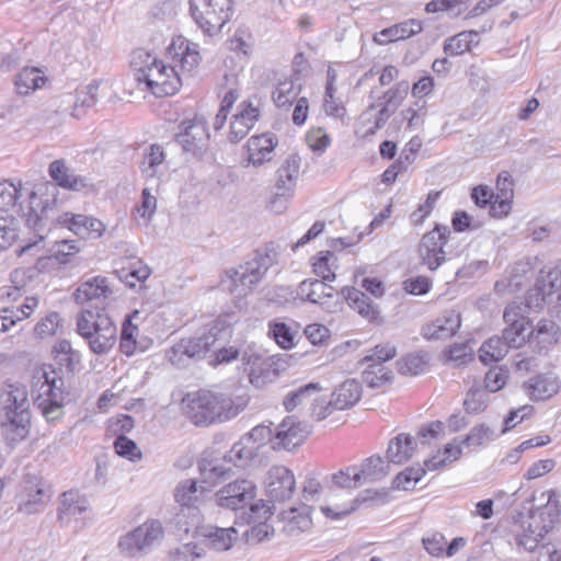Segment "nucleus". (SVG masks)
Masks as SVG:
<instances>
[{"mask_svg":"<svg viewBox=\"0 0 561 561\" xmlns=\"http://www.w3.org/2000/svg\"><path fill=\"white\" fill-rule=\"evenodd\" d=\"M247 404L248 399L244 397L233 398L226 393L199 390L186 394L183 412L193 424L204 426L237 416Z\"/></svg>","mask_w":561,"mask_h":561,"instance_id":"nucleus-1","label":"nucleus"},{"mask_svg":"<svg viewBox=\"0 0 561 561\" xmlns=\"http://www.w3.org/2000/svg\"><path fill=\"white\" fill-rule=\"evenodd\" d=\"M131 66L138 87L154 96L173 95L181 87V78L175 68L165 65L156 55L144 48L134 50Z\"/></svg>","mask_w":561,"mask_h":561,"instance_id":"nucleus-2","label":"nucleus"},{"mask_svg":"<svg viewBox=\"0 0 561 561\" xmlns=\"http://www.w3.org/2000/svg\"><path fill=\"white\" fill-rule=\"evenodd\" d=\"M4 420L1 428L12 443L23 440L28 434L31 413L28 392L21 382L5 381L0 392Z\"/></svg>","mask_w":561,"mask_h":561,"instance_id":"nucleus-3","label":"nucleus"},{"mask_svg":"<svg viewBox=\"0 0 561 561\" xmlns=\"http://www.w3.org/2000/svg\"><path fill=\"white\" fill-rule=\"evenodd\" d=\"M256 484L250 479H236L220 488L215 496L218 506L231 511L250 508L248 522L266 520L272 512L263 500L255 501Z\"/></svg>","mask_w":561,"mask_h":561,"instance_id":"nucleus-4","label":"nucleus"},{"mask_svg":"<svg viewBox=\"0 0 561 561\" xmlns=\"http://www.w3.org/2000/svg\"><path fill=\"white\" fill-rule=\"evenodd\" d=\"M77 332L94 354L108 353L117 341V328L104 309H84L77 318Z\"/></svg>","mask_w":561,"mask_h":561,"instance_id":"nucleus-5","label":"nucleus"},{"mask_svg":"<svg viewBox=\"0 0 561 561\" xmlns=\"http://www.w3.org/2000/svg\"><path fill=\"white\" fill-rule=\"evenodd\" d=\"M62 378L54 369H37L33 375V403L48 421L57 420L62 413Z\"/></svg>","mask_w":561,"mask_h":561,"instance_id":"nucleus-6","label":"nucleus"},{"mask_svg":"<svg viewBox=\"0 0 561 561\" xmlns=\"http://www.w3.org/2000/svg\"><path fill=\"white\" fill-rule=\"evenodd\" d=\"M409 89V82L401 81L377 99L374 98V90L370 91L369 99L373 100V102L362 113L360 117L363 122L369 123L374 116V125L365 131V136H371L385 126L389 117L398 110L405 99Z\"/></svg>","mask_w":561,"mask_h":561,"instance_id":"nucleus-7","label":"nucleus"},{"mask_svg":"<svg viewBox=\"0 0 561 561\" xmlns=\"http://www.w3.org/2000/svg\"><path fill=\"white\" fill-rule=\"evenodd\" d=\"M196 25L208 35L218 33L232 15L233 0H190Z\"/></svg>","mask_w":561,"mask_h":561,"instance_id":"nucleus-8","label":"nucleus"},{"mask_svg":"<svg viewBox=\"0 0 561 561\" xmlns=\"http://www.w3.org/2000/svg\"><path fill=\"white\" fill-rule=\"evenodd\" d=\"M236 322H238L237 314L227 312L218 316L201 335L185 337V343L188 344L191 350L192 359L199 360L204 358L217 342L225 341L230 335L231 325Z\"/></svg>","mask_w":561,"mask_h":561,"instance_id":"nucleus-9","label":"nucleus"},{"mask_svg":"<svg viewBox=\"0 0 561 561\" xmlns=\"http://www.w3.org/2000/svg\"><path fill=\"white\" fill-rule=\"evenodd\" d=\"M174 140L182 150L196 159H203L209 149V133L204 118L195 116L179 125Z\"/></svg>","mask_w":561,"mask_h":561,"instance_id":"nucleus-10","label":"nucleus"},{"mask_svg":"<svg viewBox=\"0 0 561 561\" xmlns=\"http://www.w3.org/2000/svg\"><path fill=\"white\" fill-rule=\"evenodd\" d=\"M58 202L56 195V185L53 183H42L36 185L35 190L27 193V202L19 203V213L25 219L30 228L37 229L44 213Z\"/></svg>","mask_w":561,"mask_h":561,"instance_id":"nucleus-11","label":"nucleus"},{"mask_svg":"<svg viewBox=\"0 0 561 561\" xmlns=\"http://www.w3.org/2000/svg\"><path fill=\"white\" fill-rule=\"evenodd\" d=\"M162 538V524L157 519H151L121 537L118 548L126 557H136L150 550Z\"/></svg>","mask_w":561,"mask_h":561,"instance_id":"nucleus-12","label":"nucleus"},{"mask_svg":"<svg viewBox=\"0 0 561 561\" xmlns=\"http://www.w3.org/2000/svg\"><path fill=\"white\" fill-rule=\"evenodd\" d=\"M277 262V252L275 248H259L254 251V256L245 262L240 270H228L226 274L231 283L240 282L244 286L251 287L256 284L267 270Z\"/></svg>","mask_w":561,"mask_h":561,"instance_id":"nucleus-13","label":"nucleus"},{"mask_svg":"<svg viewBox=\"0 0 561 561\" xmlns=\"http://www.w3.org/2000/svg\"><path fill=\"white\" fill-rule=\"evenodd\" d=\"M261 116L260 100L250 98L239 103L237 113L231 117L228 139L238 144L248 136Z\"/></svg>","mask_w":561,"mask_h":561,"instance_id":"nucleus-14","label":"nucleus"},{"mask_svg":"<svg viewBox=\"0 0 561 561\" xmlns=\"http://www.w3.org/2000/svg\"><path fill=\"white\" fill-rule=\"evenodd\" d=\"M309 435L308 425L298 421L294 415L286 416L276 427L273 449H286L301 445Z\"/></svg>","mask_w":561,"mask_h":561,"instance_id":"nucleus-15","label":"nucleus"},{"mask_svg":"<svg viewBox=\"0 0 561 561\" xmlns=\"http://www.w3.org/2000/svg\"><path fill=\"white\" fill-rule=\"evenodd\" d=\"M295 477L285 466H273L266 477V492L271 501L283 502L291 497L295 491Z\"/></svg>","mask_w":561,"mask_h":561,"instance_id":"nucleus-16","label":"nucleus"},{"mask_svg":"<svg viewBox=\"0 0 561 561\" xmlns=\"http://www.w3.org/2000/svg\"><path fill=\"white\" fill-rule=\"evenodd\" d=\"M461 324L460 313L456 310H445L432 323L422 329L426 340H445L454 336Z\"/></svg>","mask_w":561,"mask_h":561,"instance_id":"nucleus-17","label":"nucleus"},{"mask_svg":"<svg viewBox=\"0 0 561 561\" xmlns=\"http://www.w3.org/2000/svg\"><path fill=\"white\" fill-rule=\"evenodd\" d=\"M276 145L277 138L272 134L252 136L247 142L249 163L260 167L270 161Z\"/></svg>","mask_w":561,"mask_h":561,"instance_id":"nucleus-18","label":"nucleus"},{"mask_svg":"<svg viewBox=\"0 0 561 561\" xmlns=\"http://www.w3.org/2000/svg\"><path fill=\"white\" fill-rule=\"evenodd\" d=\"M47 491L42 482L25 485L20 495L19 511L27 515L43 511L49 499Z\"/></svg>","mask_w":561,"mask_h":561,"instance_id":"nucleus-19","label":"nucleus"},{"mask_svg":"<svg viewBox=\"0 0 561 561\" xmlns=\"http://www.w3.org/2000/svg\"><path fill=\"white\" fill-rule=\"evenodd\" d=\"M422 31V23L415 19H409L401 23L391 25L374 35V42L386 45L392 42L407 39Z\"/></svg>","mask_w":561,"mask_h":561,"instance_id":"nucleus-20","label":"nucleus"},{"mask_svg":"<svg viewBox=\"0 0 561 561\" xmlns=\"http://www.w3.org/2000/svg\"><path fill=\"white\" fill-rule=\"evenodd\" d=\"M112 293L106 277L94 276L82 282L72 296L77 302H85L94 299H105L112 295Z\"/></svg>","mask_w":561,"mask_h":561,"instance_id":"nucleus-21","label":"nucleus"},{"mask_svg":"<svg viewBox=\"0 0 561 561\" xmlns=\"http://www.w3.org/2000/svg\"><path fill=\"white\" fill-rule=\"evenodd\" d=\"M524 389L531 400H546L560 389V382L553 375H537L524 383Z\"/></svg>","mask_w":561,"mask_h":561,"instance_id":"nucleus-22","label":"nucleus"},{"mask_svg":"<svg viewBox=\"0 0 561 561\" xmlns=\"http://www.w3.org/2000/svg\"><path fill=\"white\" fill-rule=\"evenodd\" d=\"M416 445V440L413 436L405 433L398 434L388 444L386 451L388 462L394 465L407 462L412 457Z\"/></svg>","mask_w":561,"mask_h":561,"instance_id":"nucleus-23","label":"nucleus"},{"mask_svg":"<svg viewBox=\"0 0 561 561\" xmlns=\"http://www.w3.org/2000/svg\"><path fill=\"white\" fill-rule=\"evenodd\" d=\"M195 44H191L184 38L173 41L169 46V53L173 58H178L179 65L183 71H192L199 64L201 56Z\"/></svg>","mask_w":561,"mask_h":561,"instance_id":"nucleus-24","label":"nucleus"},{"mask_svg":"<svg viewBox=\"0 0 561 561\" xmlns=\"http://www.w3.org/2000/svg\"><path fill=\"white\" fill-rule=\"evenodd\" d=\"M342 293L350 307L357 311L362 317L369 321L376 320L379 317L378 306L374 304L365 293L354 287L343 288Z\"/></svg>","mask_w":561,"mask_h":561,"instance_id":"nucleus-25","label":"nucleus"},{"mask_svg":"<svg viewBox=\"0 0 561 561\" xmlns=\"http://www.w3.org/2000/svg\"><path fill=\"white\" fill-rule=\"evenodd\" d=\"M99 82L93 80L88 84L79 85L76 89L72 103V117L80 118L88 111L92 110L98 100Z\"/></svg>","mask_w":561,"mask_h":561,"instance_id":"nucleus-26","label":"nucleus"},{"mask_svg":"<svg viewBox=\"0 0 561 561\" xmlns=\"http://www.w3.org/2000/svg\"><path fill=\"white\" fill-rule=\"evenodd\" d=\"M389 473V462L379 455H373L366 458L358 468L357 479L362 484L381 481Z\"/></svg>","mask_w":561,"mask_h":561,"instance_id":"nucleus-27","label":"nucleus"},{"mask_svg":"<svg viewBox=\"0 0 561 561\" xmlns=\"http://www.w3.org/2000/svg\"><path fill=\"white\" fill-rule=\"evenodd\" d=\"M46 77L37 67H25L16 76L14 85L20 95H30L46 83Z\"/></svg>","mask_w":561,"mask_h":561,"instance_id":"nucleus-28","label":"nucleus"},{"mask_svg":"<svg viewBox=\"0 0 561 561\" xmlns=\"http://www.w3.org/2000/svg\"><path fill=\"white\" fill-rule=\"evenodd\" d=\"M360 397V383L355 379H347L333 391L332 404L337 410L350 409L359 401Z\"/></svg>","mask_w":561,"mask_h":561,"instance_id":"nucleus-29","label":"nucleus"},{"mask_svg":"<svg viewBox=\"0 0 561 561\" xmlns=\"http://www.w3.org/2000/svg\"><path fill=\"white\" fill-rule=\"evenodd\" d=\"M300 159L296 154L289 156L277 171L276 187L284 195L293 191L299 174Z\"/></svg>","mask_w":561,"mask_h":561,"instance_id":"nucleus-30","label":"nucleus"},{"mask_svg":"<svg viewBox=\"0 0 561 561\" xmlns=\"http://www.w3.org/2000/svg\"><path fill=\"white\" fill-rule=\"evenodd\" d=\"M278 362L273 357L263 358L260 364L249 369L250 382L260 388L267 382L274 381L278 376Z\"/></svg>","mask_w":561,"mask_h":561,"instance_id":"nucleus-31","label":"nucleus"},{"mask_svg":"<svg viewBox=\"0 0 561 561\" xmlns=\"http://www.w3.org/2000/svg\"><path fill=\"white\" fill-rule=\"evenodd\" d=\"M105 227L102 221L96 218L87 217L84 215H72V233L80 239H98L102 236Z\"/></svg>","mask_w":561,"mask_h":561,"instance_id":"nucleus-32","label":"nucleus"},{"mask_svg":"<svg viewBox=\"0 0 561 561\" xmlns=\"http://www.w3.org/2000/svg\"><path fill=\"white\" fill-rule=\"evenodd\" d=\"M322 390L319 382H309L299 388L289 391L284 400L283 405L287 412H290L299 405L311 400V397Z\"/></svg>","mask_w":561,"mask_h":561,"instance_id":"nucleus-33","label":"nucleus"},{"mask_svg":"<svg viewBox=\"0 0 561 561\" xmlns=\"http://www.w3.org/2000/svg\"><path fill=\"white\" fill-rule=\"evenodd\" d=\"M237 531L233 527L219 528L209 526L205 528L203 536L207 541V545L217 551L228 550L232 545V535Z\"/></svg>","mask_w":561,"mask_h":561,"instance_id":"nucleus-34","label":"nucleus"},{"mask_svg":"<svg viewBox=\"0 0 561 561\" xmlns=\"http://www.w3.org/2000/svg\"><path fill=\"white\" fill-rule=\"evenodd\" d=\"M283 520L285 522L284 531L287 535H296L307 530L311 526V518L309 517L308 507H304V512L291 507L282 513Z\"/></svg>","mask_w":561,"mask_h":561,"instance_id":"nucleus-35","label":"nucleus"},{"mask_svg":"<svg viewBox=\"0 0 561 561\" xmlns=\"http://www.w3.org/2000/svg\"><path fill=\"white\" fill-rule=\"evenodd\" d=\"M138 334V327L131 323L130 317H126L122 325L119 340V350L126 356H131L137 351H144V347L137 341Z\"/></svg>","mask_w":561,"mask_h":561,"instance_id":"nucleus-36","label":"nucleus"},{"mask_svg":"<svg viewBox=\"0 0 561 561\" xmlns=\"http://www.w3.org/2000/svg\"><path fill=\"white\" fill-rule=\"evenodd\" d=\"M257 447L251 444L244 436L233 444L231 449L225 456L237 467H245L254 457H256Z\"/></svg>","mask_w":561,"mask_h":561,"instance_id":"nucleus-37","label":"nucleus"},{"mask_svg":"<svg viewBox=\"0 0 561 561\" xmlns=\"http://www.w3.org/2000/svg\"><path fill=\"white\" fill-rule=\"evenodd\" d=\"M202 493L203 490L197 488L196 480L188 479L178 484L174 490V499L181 506H185L187 511L196 513L195 508H192V506L197 502Z\"/></svg>","mask_w":561,"mask_h":561,"instance_id":"nucleus-38","label":"nucleus"},{"mask_svg":"<svg viewBox=\"0 0 561 561\" xmlns=\"http://www.w3.org/2000/svg\"><path fill=\"white\" fill-rule=\"evenodd\" d=\"M508 352L505 342L497 335L491 336L479 348V358L483 364L501 360Z\"/></svg>","mask_w":561,"mask_h":561,"instance_id":"nucleus-39","label":"nucleus"},{"mask_svg":"<svg viewBox=\"0 0 561 561\" xmlns=\"http://www.w3.org/2000/svg\"><path fill=\"white\" fill-rule=\"evenodd\" d=\"M428 364L426 353H410L397 362L398 371L402 375L416 376L425 371Z\"/></svg>","mask_w":561,"mask_h":561,"instance_id":"nucleus-40","label":"nucleus"},{"mask_svg":"<svg viewBox=\"0 0 561 561\" xmlns=\"http://www.w3.org/2000/svg\"><path fill=\"white\" fill-rule=\"evenodd\" d=\"M23 196V188L10 181H0V211L8 213L19 207L18 201Z\"/></svg>","mask_w":561,"mask_h":561,"instance_id":"nucleus-41","label":"nucleus"},{"mask_svg":"<svg viewBox=\"0 0 561 561\" xmlns=\"http://www.w3.org/2000/svg\"><path fill=\"white\" fill-rule=\"evenodd\" d=\"M165 153L160 145H151L144 156L140 170L147 178H154L159 173V167L164 162Z\"/></svg>","mask_w":561,"mask_h":561,"instance_id":"nucleus-42","label":"nucleus"},{"mask_svg":"<svg viewBox=\"0 0 561 561\" xmlns=\"http://www.w3.org/2000/svg\"><path fill=\"white\" fill-rule=\"evenodd\" d=\"M312 266L314 274L323 280H333L335 278L336 257L331 251L319 252Z\"/></svg>","mask_w":561,"mask_h":561,"instance_id":"nucleus-43","label":"nucleus"},{"mask_svg":"<svg viewBox=\"0 0 561 561\" xmlns=\"http://www.w3.org/2000/svg\"><path fill=\"white\" fill-rule=\"evenodd\" d=\"M363 381L369 388H378L392 378V371L381 364H368L362 374Z\"/></svg>","mask_w":561,"mask_h":561,"instance_id":"nucleus-44","label":"nucleus"},{"mask_svg":"<svg viewBox=\"0 0 561 561\" xmlns=\"http://www.w3.org/2000/svg\"><path fill=\"white\" fill-rule=\"evenodd\" d=\"M357 476L358 467L348 466L331 474L330 479L334 486L351 490L362 485V481L357 479Z\"/></svg>","mask_w":561,"mask_h":561,"instance_id":"nucleus-45","label":"nucleus"},{"mask_svg":"<svg viewBox=\"0 0 561 561\" xmlns=\"http://www.w3.org/2000/svg\"><path fill=\"white\" fill-rule=\"evenodd\" d=\"M165 357L168 360L176 367H186L192 359L191 350L187 343H185V337L181 339L179 342L173 344L165 352Z\"/></svg>","mask_w":561,"mask_h":561,"instance_id":"nucleus-46","label":"nucleus"},{"mask_svg":"<svg viewBox=\"0 0 561 561\" xmlns=\"http://www.w3.org/2000/svg\"><path fill=\"white\" fill-rule=\"evenodd\" d=\"M268 335L283 348L288 350L294 346V333L284 322L271 321L268 323Z\"/></svg>","mask_w":561,"mask_h":561,"instance_id":"nucleus-47","label":"nucleus"},{"mask_svg":"<svg viewBox=\"0 0 561 561\" xmlns=\"http://www.w3.org/2000/svg\"><path fill=\"white\" fill-rule=\"evenodd\" d=\"M479 32L477 31H468V32H460L457 35L448 38L445 42L444 50L446 54L451 56H458L461 55L469 49L468 44V37H478Z\"/></svg>","mask_w":561,"mask_h":561,"instance_id":"nucleus-48","label":"nucleus"},{"mask_svg":"<svg viewBox=\"0 0 561 561\" xmlns=\"http://www.w3.org/2000/svg\"><path fill=\"white\" fill-rule=\"evenodd\" d=\"M528 328L529 325H506L500 337L508 350L518 348L528 341V334L525 333Z\"/></svg>","mask_w":561,"mask_h":561,"instance_id":"nucleus-49","label":"nucleus"},{"mask_svg":"<svg viewBox=\"0 0 561 561\" xmlns=\"http://www.w3.org/2000/svg\"><path fill=\"white\" fill-rule=\"evenodd\" d=\"M425 474L423 467H409L393 479V486L397 489L410 490Z\"/></svg>","mask_w":561,"mask_h":561,"instance_id":"nucleus-50","label":"nucleus"},{"mask_svg":"<svg viewBox=\"0 0 561 561\" xmlns=\"http://www.w3.org/2000/svg\"><path fill=\"white\" fill-rule=\"evenodd\" d=\"M298 96L293 81L280 82L273 92V100L277 107L291 105Z\"/></svg>","mask_w":561,"mask_h":561,"instance_id":"nucleus-51","label":"nucleus"},{"mask_svg":"<svg viewBox=\"0 0 561 561\" xmlns=\"http://www.w3.org/2000/svg\"><path fill=\"white\" fill-rule=\"evenodd\" d=\"M114 449L118 456L127 458L130 461L141 459V451L137 444L125 435L119 434L115 438Z\"/></svg>","mask_w":561,"mask_h":561,"instance_id":"nucleus-52","label":"nucleus"},{"mask_svg":"<svg viewBox=\"0 0 561 561\" xmlns=\"http://www.w3.org/2000/svg\"><path fill=\"white\" fill-rule=\"evenodd\" d=\"M77 514L81 517L72 518V528L79 530L85 527L87 520L91 519V508L85 496H79L76 501L72 500V516Z\"/></svg>","mask_w":561,"mask_h":561,"instance_id":"nucleus-53","label":"nucleus"},{"mask_svg":"<svg viewBox=\"0 0 561 561\" xmlns=\"http://www.w3.org/2000/svg\"><path fill=\"white\" fill-rule=\"evenodd\" d=\"M488 396L485 391L481 389H470L463 401L466 412L470 414H477L486 408Z\"/></svg>","mask_w":561,"mask_h":561,"instance_id":"nucleus-54","label":"nucleus"},{"mask_svg":"<svg viewBox=\"0 0 561 561\" xmlns=\"http://www.w3.org/2000/svg\"><path fill=\"white\" fill-rule=\"evenodd\" d=\"M493 438V431L484 425L480 424L474 426L470 433L461 439V444L467 447H478L484 444L486 440H491Z\"/></svg>","mask_w":561,"mask_h":561,"instance_id":"nucleus-55","label":"nucleus"},{"mask_svg":"<svg viewBox=\"0 0 561 561\" xmlns=\"http://www.w3.org/2000/svg\"><path fill=\"white\" fill-rule=\"evenodd\" d=\"M49 175L53 179V184L70 190V178L68 174V168L66 165L65 160H55L49 164L48 169Z\"/></svg>","mask_w":561,"mask_h":561,"instance_id":"nucleus-56","label":"nucleus"},{"mask_svg":"<svg viewBox=\"0 0 561 561\" xmlns=\"http://www.w3.org/2000/svg\"><path fill=\"white\" fill-rule=\"evenodd\" d=\"M18 238V222L11 216H0V245H11Z\"/></svg>","mask_w":561,"mask_h":561,"instance_id":"nucleus-57","label":"nucleus"},{"mask_svg":"<svg viewBox=\"0 0 561 561\" xmlns=\"http://www.w3.org/2000/svg\"><path fill=\"white\" fill-rule=\"evenodd\" d=\"M525 310L522 304L512 302L506 306L503 319L506 325H529L528 319L524 314Z\"/></svg>","mask_w":561,"mask_h":561,"instance_id":"nucleus-58","label":"nucleus"},{"mask_svg":"<svg viewBox=\"0 0 561 561\" xmlns=\"http://www.w3.org/2000/svg\"><path fill=\"white\" fill-rule=\"evenodd\" d=\"M396 347L393 345H390L389 343L383 345H377L374 350H371V353L366 355L362 363L367 364H381L383 365L385 362L393 358L396 356Z\"/></svg>","mask_w":561,"mask_h":561,"instance_id":"nucleus-59","label":"nucleus"},{"mask_svg":"<svg viewBox=\"0 0 561 561\" xmlns=\"http://www.w3.org/2000/svg\"><path fill=\"white\" fill-rule=\"evenodd\" d=\"M537 282L546 289L551 296L561 289V270L552 268L547 273L541 272Z\"/></svg>","mask_w":561,"mask_h":561,"instance_id":"nucleus-60","label":"nucleus"},{"mask_svg":"<svg viewBox=\"0 0 561 561\" xmlns=\"http://www.w3.org/2000/svg\"><path fill=\"white\" fill-rule=\"evenodd\" d=\"M135 426L134 419L128 414H119L116 417H111L107 421V431L116 437L125 433H129Z\"/></svg>","mask_w":561,"mask_h":561,"instance_id":"nucleus-61","label":"nucleus"},{"mask_svg":"<svg viewBox=\"0 0 561 561\" xmlns=\"http://www.w3.org/2000/svg\"><path fill=\"white\" fill-rule=\"evenodd\" d=\"M274 435L275 433L271 428V426L266 425H257L251 430L244 437L257 448L261 445H264L266 442H271L274 445Z\"/></svg>","mask_w":561,"mask_h":561,"instance_id":"nucleus-62","label":"nucleus"},{"mask_svg":"<svg viewBox=\"0 0 561 561\" xmlns=\"http://www.w3.org/2000/svg\"><path fill=\"white\" fill-rule=\"evenodd\" d=\"M507 370L503 368H491L484 377V386L490 392H496L502 389L507 380Z\"/></svg>","mask_w":561,"mask_h":561,"instance_id":"nucleus-63","label":"nucleus"},{"mask_svg":"<svg viewBox=\"0 0 561 561\" xmlns=\"http://www.w3.org/2000/svg\"><path fill=\"white\" fill-rule=\"evenodd\" d=\"M157 208V198L150 194L149 188H144L141 192V204L136 207V214L145 221H149Z\"/></svg>","mask_w":561,"mask_h":561,"instance_id":"nucleus-64","label":"nucleus"}]
</instances>
